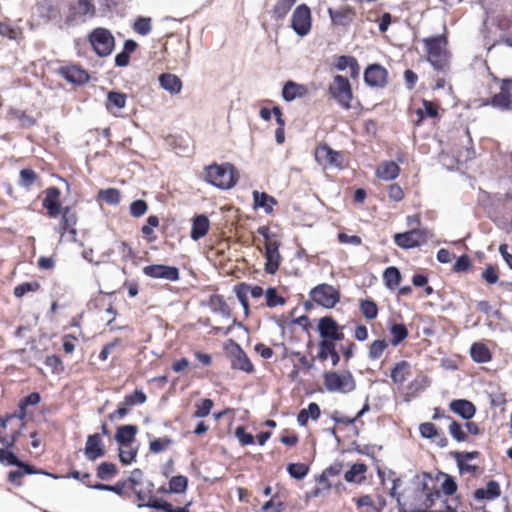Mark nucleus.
<instances>
[{"instance_id":"8fccbe9b","label":"nucleus","mask_w":512,"mask_h":512,"mask_svg":"<svg viewBox=\"0 0 512 512\" xmlns=\"http://www.w3.org/2000/svg\"><path fill=\"white\" fill-rule=\"evenodd\" d=\"M335 352L337 351L334 340H322L319 343L318 358L320 360H327L328 357H331Z\"/></svg>"},{"instance_id":"39448f33","label":"nucleus","mask_w":512,"mask_h":512,"mask_svg":"<svg viewBox=\"0 0 512 512\" xmlns=\"http://www.w3.org/2000/svg\"><path fill=\"white\" fill-rule=\"evenodd\" d=\"M324 384L330 392L349 393L356 388L354 377L350 372L325 373Z\"/></svg>"},{"instance_id":"cd10ccee","label":"nucleus","mask_w":512,"mask_h":512,"mask_svg":"<svg viewBox=\"0 0 512 512\" xmlns=\"http://www.w3.org/2000/svg\"><path fill=\"white\" fill-rule=\"evenodd\" d=\"M450 409L466 420L471 419L476 412L475 406L470 401L463 399L453 400L450 403Z\"/></svg>"},{"instance_id":"49530a36","label":"nucleus","mask_w":512,"mask_h":512,"mask_svg":"<svg viewBox=\"0 0 512 512\" xmlns=\"http://www.w3.org/2000/svg\"><path fill=\"white\" fill-rule=\"evenodd\" d=\"M137 455V449L131 445H121L119 448V459L124 465L131 464Z\"/></svg>"},{"instance_id":"c85d7f7f","label":"nucleus","mask_w":512,"mask_h":512,"mask_svg":"<svg viewBox=\"0 0 512 512\" xmlns=\"http://www.w3.org/2000/svg\"><path fill=\"white\" fill-rule=\"evenodd\" d=\"M500 495V485L494 480L489 481L485 488H479L474 493V497L477 500H494Z\"/></svg>"},{"instance_id":"7ed1b4c3","label":"nucleus","mask_w":512,"mask_h":512,"mask_svg":"<svg viewBox=\"0 0 512 512\" xmlns=\"http://www.w3.org/2000/svg\"><path fill=\"white\" fill-rule=\"evenodd\" d=\"M328 93L331 99L343 109L351 108L353 99L352 87L349 80L342 75H335L328 87Z\"/></svg>"},{"instance_id":"5fc2aeb1","label":"nucleus","mask_w":512,"mask_h":512,"mask_svg":"<svg viewBox=\"0 0 512 512\" xmlns=\"http://www.w3.org/2000/svg\"><path fill=\"white\" fill-rule=\"evenodd\" d=\"M134 31L142 36H146L151 32V18L149 17H139L136 19L133 25Z\"/></svg>"},{"instance_id":"1a4fd4ad","label":"nucleus","mask_w":512,"mask_h":512,"mask_svg":"<svg viewBox=\"0 0 512 512\" xmlns=\"http://www.w3.org/2000/svg\"><path fill=\"white\" fill-rule=\"evenodd\" d=\"M311 299L324 308H333L340 299L337 289L328 284H320L310 292Z\"/></svg>"},{"instance_id":"6e6552de","label":"nucleus","mask_w":512,"mask_h":512,"mask_svg":"<svg viewBox=\"0 0 512 512\" xmlns=\"http://www.w3.org/2000/svg\"><path fill=\"white\" fill-rule=\"evenodd\" d=\"M312 27V18L310 8L306 4H301L295 8L291 17V28L300 37L309 34Z\"/></svg>"},{"instance_id":"9b49d317","label":"nucleus","mask_w":512,"mask_h":512,"mask_svg":"<svg viewBox=\"0 0 512 512\" xmlns=\"http://www.w3.org/2000/svg\"><path fill=\"white\" fill-rule=\"evenodd\" d=\"M143 273L151 278L164 279L172 282L179 279V270L174 266L162 264L148 265L143 268Z\"/></svg>"},{"instance_id":"473e14b6","label":"nucleus","mask_w":512,"mask_h":512,"mask_svg":"<svg viewBox=\"0 0 512 512\" xmlns=\"http://www.w3.org/2000/svg\"><path fill=\"white\" fill-rule=\"evenodd\" d=\"M411 374V365L407 361L398 362L391 371V379L395 384H403Z\"/></svg>"},{"instance_id":"13d9d810","label":"nucleus","mask_w":512,"mask_h":512,"mask_svg":"<svg viewBox=\"0 0 512 512\" xmlns=\"http://www.w3.org/2000/svg\"><path fill=\"white\" fill-rule=\"evenodd\" d=\"M265 297H266V304L270 308L276 307L278 305H283L285 303L284 298L277 294L275 288L267 289L266 293H265Z\"/></svg>"},{"instance_id":"4468645a","label":"nucleus","mask_w":512,"mask_h":512,"mask_svg":"<svg viewBox=\"0 0 512 512\" xmlns=\"http://www.w3.org/2000/svg\"><path fill=\"white\" fill-rule=\"evenodd\" d=\"M95 15V7L90 0H74L70 5L71 20L85 21Z\"/></svg>"},{"instance_id":"3c124183","label":"nucleus","mask_w":512,"mask_h":512,"mask_svg":"<svg viewBox=\"0 0 512 512\" xmlns=\"http://www.w3.org/2000/svg\"><path fill=\"white\" fill-rule=\"evenodd\" d=\"M117 473V467L113 463L102 462L97 468V477L101 480H108Z\"/></svg>"},{"instance_id":"c756f323","label":"nucleus","mask_w":512,"mask_h":512,"mask_svg":"<svg viewBox=\"0 0 512 512\" xmlns=\"http://www.w3.org/2000/svg\"><path fill=\"white\" fill-rule=\"evenodd\" d=\"M210 222L207 216L201 214L194 218L191 229V238L198 241L203 238L209 230Z\"/></svg>"},{"instance_id":"6ab92c4d","label":"nucleus","mask_w":512,"mask_h":512,"mask_svg":"<svg viewBox=\"0 0 512 512\" xmlns=\"http://www.w3.org/2000/svg\"><path fill=\"white\" fill-rule=\"evenodd\" d=\"M76 223H77V214L71 208L66 207L62 212V221L59 228V233L61 237H64L66 233H69L70 240H76Z\"/></svg>"},{"instance_id":"b1692460","label":"nucleus","mask_w":512,"mask_h":512,"mask_svg":"<svg viewBox=\"0 0 512 512\" xmlns=\"http://www.w3.org/2000/svg\"><path fill=\"white\" fill-rule=\"evenodd\" d=\"M334 67L338 71H345L349 69L351 78H357L360 74V66L357 60L348 55H342L335 58Z\"/></svg>"},{"instance_id":"bb28decb","label":"nucleus","mask_w":512,"mask_h":512,"mask_svg":"<svg viewBox=\"0 0 512 512\" xmlns=\"http://www.w3.org/2000/svg\"><path fill=\"white\" fill-rule=\"evenodd\" d=\"M399 166L394 161H383L376 169V176L384 181H391L398 177Z\"/></svg>"},{"instance_id":"09e8293b","label":"nucleus","mask_w":512,"mask_h":512,"mask_svg":"<svg viewBox=\"0 0 512 512\" xmlns=\"http://www.w3.org/2000/svg\"><path fill=\"white\" fill-rule=\"evenodd\" d=\"M287 471L292 478L303 479L309 472V467L304 463H291L287 466Z\"/></svg>"},{"instance_id":"c9c22d12","label":"nucleus","mask_w":512,"mask_h":512,"mask_svg":"<svg viewBox=\"0 0 512 512\" xmlns=\"http://www.w3.org/2000/svg\"><path fill=\"white\" fill-rule=\"evenodd\" d=\"M470 354L472 359L478 363H486L491 359V353L489 349L482 343H474L471 346Z\"/></svg>"},{"instance_id":"72a5a7b5","label":"nucleus","mask_w":512,"mask_h":512,"mask_svg":"<svg viewBox=\"0 0 512 512\" xmlns=\"http://www.w3.org/2000/svg\"><path fill=\"white\" fill-rule=\"evenodd\" d=\"M254 206L256 208H262L267 214L273 211V207L276 204V200L264 192H253Z\"/></svg>"},{"instance_id":"69168bd1","label":"nucleus","mask_w":512,"mask_h":512,"mask_svg":"<svg viewBox=\"0 0 512 512\" xmlns=\"http://www.w3.org/2000/svg\"><path fill=\"white\" fill-rule=\"evenodd\" d=\"M159 225V218L155 215H150L147 220L146 224L141 228V232L143 235L147 237H151L154 235L153 229L156 228Z\"/></svg>"},{"instance_id":"2f4dec72","label":"nucleus","mask_w":512,"mask_h":512,"mask_svg":"<svg viewBox=\"0 0 512 512\" xmlns=\"http://www.w3.org/2000/svg\"><path fill=\"white\" fill-rule=\"evenodd\" d=\"M0 463L24 468L27 473H38V471H36L32 466L19 461L15 454L9 450L0 449Z\"/></svg>"},{"instance_id":"ddd939ff","label":"nucleus","mask_w":512,"mask_h":512,"mask_svg":"<svg viewBox=\"0 0 512 512\" xmlns=\"http://www.w3.org/2000/svg\"><path fill=\"white\" fill-rule=\"evenodd\" d=\"M318 330L323 340L340 341L344 338L341 327L331 317H323L319 320Z\"/></svg>"},{"instance_id":"20e7f679","label":"nucleus","mask_w":512,"mask_h":512,"mask_svg":"<svg viewBox=\"0 0 512 512\" xmlns=\"http://www.w3.org/2000/svg\"><path fill=\"white\" fill-rule=\"evenodd\" d=\"M89 42L95 53L100 57L110 55L115 46V39L112 33L106 28H95L89 34Z\"/></svg>"},{"instance_id":"a211bd4d","label":"nucleus","mask_w":512,"mask_h":512,"mask_svg":"<svg viewBox=\"0 0 512 512\" xmlns=\"http://www.w3.org/2000/svg\"><path fill=\"white\" fill-rule=\"evenodd\" d=\"M328 14L333 25L349 26L355 17V9L351 6H342L338 9H328Z\"/></svg>"},{"instance_id":"aec40b11","label":"nucleus","mask_w":512,"mask_h":512,"mask_svg":"<svg viewBox=\"0 0 512 512\" xmlns=\"http://www.w3.org/2000/svg\"><path fill=\"white\" fill-rule=\"evenodd\" d=\"M85 456L88 460L94 461L105 454L102 438L99 434L89 435L86 441Z\"/></svg>"},{"instance_id":"2eb2a0df","label":"nucleus","mask_w":512,"mask_h":512,"mask_svg":"<svg viewBox=\"0 0 512 512\" xmlns=\"http://www.w3.org/2000/svg\"><path fill=\"white\" fill-rule=\"evenodd\" d=\"M280 242H269L265 246V271L268 274H275L281 263V255L279 252Z\"/></svg>"},{"instance_id":"f704fd0d","label":"nucleus","mask_w":512,"mask_h":512,"mask_svg":"<svg viewBox=\"0 0 512 512\" xmlns=\"http://www.w3.org/2000/svg\"><path fill=\"white\" fill-rule=\"evenodd\" d=\"M320 414L321 411L319 405L317 403H310L308 408L302 409L299 412L297 422L299 425L305 426L309 418L317 420L320 417Z\"/></svg>"},{"instance_id":"f03ea898","label":"nucleus","mask_w":512,"mask_h":512,"mask_svg":"<svg viewBox=\"0 0 512 512\" xmlns=\"http://www.w3.org/2000/svg\"><path fill=\"white\" fill-rule=\"evenodd\" d=\"M427 59L437 69H443L448 62L447 40L444 36H433L423 39Z\"/></svg>"},{"instance_id":"393cba45","label":"nucleus","mask_w":512,"mask_h":512,"mask_svg":"<svg viewBox=\"0 0 512 512\" xmlns=\"http://www.w3.org/2000/svg\"><path fill=\"white\" fill-rule=\"evenodd\" d=\"M162 89L171 95H177L182 90V81L178 76L172 73H163L158 78Z\"/></svg>"},{"instance_id":"7c9ffc66","label":"nucleus","mask_w":512,"mask_h":512,"mask_svg":"<svg viewBox=\"0 0 512 512\" xmlns=\"http://www.w3.org/2000/svg\"><path fill=\"white\" fill-rule=\"evenodd\" d=\"M137 434V427L134 425H124L117 429L115 434L116 442L121 445H131Z\"/></svg>"},{"instance_id":"79ce46f5","label":"nucleus","mask_w":512,"mask_h":512,"mask_svg":"<svg viewBox=\"0 0 512 512\" xmlns=\"http://www.w3.org/2000/svg\"><path fill=\"white\" fill-rule=\"evenodd\" d=\"M188 478L183 475L174 476L169 481V493L182 494L187 490Z\"/></svg>"},{"instance_id":"ea45409f","label":"nucleus","mask_w":512,"mask_h":512,"mask_svg":"<svg viewBox=\"0 0 512 512\" xmlns=\"http://www.w3.org/2000/svg\"><path fill=\"white\" fill-rule=\"evenodd\" d=\"M98 198L109 205H117L120 202L121 194L118 189L107 188L98 192Z\"/></svg>"},{"instance_id":"4be33fe9","label":"nucleus","mask_w":512,"mask_h":512,"mask_svg":"<svg viewBox=\"0 0 512 512\" xmlns=\"http://www.w3.org/2000/svg\"><path fill=\"white\" fill-rule=\"evenodd\" d=\"M45 198L43 199V207L47 209L48 215L52 218L57 217L60 212V203L58 198L60 196V191L56 187H50L46 190Z\"/></svg>"},{"instance_id":"338daca9","label":"nucleus","mask_w":512,"mask_h":512,"mask_svg":"<svg viewBox=\"0 0 512 512\" xmlns=\"http://www.w3.org/2000/svg\"><path fill=\"white\" fill-rule=\"evenodd\" d=\"M450 435L458 442L466 440V434L463 431L461 425L455 421H451L449 424Z\"/></svg>"},{"instance_id":"423d86ee","label":"nucleus","mask_w":512,"mask_h":512,"mask_svg":"<svg viewBox=\"0 0 512 512\" xmlns=\"http://www.w3.org/2000/svg\"><path fill=\"white\" fill-rule=\"evenodd\" d=\"M426 484H423V490L416 491L415 500L411 502H404L401 504L402 512H428L433 506L436 499L440 497L439 491L425 492Z\"/></svg>"},{"instance_id":"864d4df0","label":"nucleus","mask_w":512,"mask_h":512,"mask_svg":"<svg viewBox=\"0 0 512 512\" xmlns=\"http://www.w3.org/2000/svg\"><path fill=\"white\" fill-rule=\"evenodd\" d=\"M0 35L7 37L10 40H17L21 38L22 31L19 27L11 26L5 22H0Z\"/></svg>"},{"instance_id":"412c9836","label":"nucleus","mask_w":512,"mask_h":512,"mask_svg":"<svg viewBox=\"0 0 512 512\" xmlns=\"http://www.w3.org/2000/svg\"><path fill=\"white\" fill-rule=\"evenodd\" d=\"M308 94L309 89L306 85L294 81H287L282 89V97L287 102H291L297 98H304Z\"/></svg>"},{"instance_id":"603ef678","label":"nucleus","mask_w":512,"mask_h":512,"mask_svg":"<svg viewBox=\"0 0 512 512\" xmlns=\"http://www.w3.org/2000/svg\"><path fill=\"white\" fill-rule=\"evenodd\" d=\"M147 400L145 393L142 390H135L133 393L125 395L123 404L125 406H135L144 404Z\"/></svg>"},{"instance_id":"c03bdc74","label":"nucleus","mask_w":512,"mask_h":512,"mask_svg":"<svg viewBox=\"0 0 512 512\" xmlns=\"http://www.w3.org/2000/svg\"><path fill=\"white\" fill-rule=\"evenodd\" d=\"M388 347L387 341L383 339H377L373 341L369 346L368 357L370 360H378L385 349Z\"/></svg>"},{"instance_id":"bf43d9fd","label":"nucleus","mask_w":512,"mask_h":512,"mask_svg":"<svg viewBox=\"0 0 512 512\" xmlns=\"http://www.w3.org/2000/svg\"><path fill=\"white\" fill-rule=\"evenodd\" d=\"M129 210L133 217L139 218L147 212L148 205L144 200H135L130 204Z\"/></svg>"},{"instance_id":"e433bc0d","label":"nucleus","mask_w":512,"mask_h":512,"mask_svg":"<svg viewBox=\"0 0 512 512\" xmlns=\"http://www.w3.org/2000/svg\"><path fill=\"white\" fill-rule=\"evenodd\" d=\"M40 395L36 392H33L31 394H29L28 396H26L25 398H23L20 403H19V414H16L17 417L15 420H18L20 421V426L22 427L24 424L22 422V420L25 418L26 416V407L29 406V405H36L40 402Z\"/></svg>"},{"instance_id":"e2e57ef3","label":"nucleus","mask_w":512,"mask_h":512,"mask_svg":"<svg viewBox=\"0 0 512 512\" xmlns=\"http://www.w3.org/2000/svg\"><path fill=\"white\" fill-rule=\"evenodd\" d=\"M420 434L423 438L434 439L438 436V430L433 423L425 422L419 426Z\"/></svg>"},{"instance_id":"f257e3e1","label":"nucleus","mask_w":512,"mask_h":512,"mask_svg":"<svg viewBox=\"0 0 512 512\" xmlns=\"http://www.w3.org/2000/svg\"><path fill=\"white\" fill-rule=\"evenodd\" d=\"M204 179L220 189H230L238 181V173L230 163L212 164L204 169Z\"/></svg>"},{"instance_id":"0e129e2a","label":"nucleus","mask_w":512,"mask_h":512,"mask_svg":"<svg viewBox=\"0 0 512 512\" xmlns=\"http://www.w3.org/2000/svg\"><path fill=\"white\" fill-rule=\"evenodd\" d=\"M249 286L242 284L236 288V296L240 301L245 314H248L249 304H248V294Z\"/></svg>"},{"instance_id":"58836bf2","label":"nucleus","mask_w":512,"mask_h":512,"mask_svg":"<svg viewBox=\"0 0 512 512\" xmlns=\"http://www.w3.org/2000/svg\"><path fill=\"white\" fill-rule=\"evenodd\" d=\"M295 3L296 0H278L272 11L273 17L276 20L283 19Z\"/></svg>"},{"instance_id":"680f3d73","label":"nucleus","mask_w":512,"mask_h":512,"mask_svg":"<svg viewBox=\"0 0 512 512\" xmlns=\"http://www.w3.org/2000/svg\"><path fill=\"white\" fill-rule=\"evenodd\" d=\"M38 288L39 284L37 282H25L14 288V295L20 298L30 291L38 290Z\"/></svg>"},{"instance_id":"37998d69","label":"nucleus","mask_w":512,"mask_h":512,"mask_svg":"<svg viewBox=\"0 0 512 512\" xmlns=\"http://www.w3.org/2000/svg\"><path fill=\"white\" fill-rule=\"evenodd\" d=\"M390 334L392 336L391 344L398 346L408 336V331L403 324H393L390 327Z\"/></svg>"},{"instance_id":"774afa93","label":"nucleus","mask_w":512,"mask_h":512,"mask_svg":"<svg viewBox=\"0 0 512 512\" xmlns=\"http://www.w3.org/2000/svg\"><path fill=\"white\" fill-rule=\"evenodd\" d=\"M235 435L242 445H251L254 442V437L250 433H246L242 426L236 428Z\"/></svg>"},{"instance_id":"052dcab7","label":"nucleus","mask_w":512,"mask_h":512,"mask_svg":"<svg viewBox=\"0 0 512 512\" xmlns=\"http://www.w3.org/2000/svg\"><path fill=\"white\" fill-rule=\"evenodd\" d=\"M37 179L36 173L32 169H22L20 171L19 183L23 187H30Z\"/></svg>"},{"instance_id":"4c0bfd02","label":"nucleus","mask_w":512,"mask_h":512,"mask_svg":"<svg viewBox=\"0 0 512 512\" xmlns=\"http://www.w3.org/2000/svg\"><path fill=\"white\" fill-rule=\"evenodd\" d=\"M383 280L387 288L393 290L400 284L401 273L396 267H388L383 273Z\"/></svg>"},{"instance_id":"0eeeda50","label":"nucleus","mask_w":512,"mask_h":512,"mask_svg":"<svg viewBox=\"0 0 512 512\" xmlns=\"http://www.w3.org/2000/svg\"><path fill=\"white\" fill-rule=\"evenodd\" d=\"M431 237L429 230L413 228L407 232L395 234L394 241L403 249H411L426 243Z\"/></svg>"},{"instance_id":"de8ad7c7","label":"nucleus","mask_w":512,"mask_h":512,"mask_svg":"<svg viewBox=\"0 0 512 512\" xmlns=\"http://www.w3.org/2000/svg\"><path fill=\"white\" fill-rule=\"evenodd\" d=\"M360 310L363 316L368 320H373L378 315L377 305L372 300H362L360 302Z\"/></svg>"},{"instance_id":"4d7b16f0","label":"nucleus","mask_w":512,"mask_h":512,"mask_svg":"<svg viewBox=\"0 0 512 512\" xmlns=\"http://www.w3.org/2000/svg\"><path fill=\"white\" fill-rule=\"evenodd\" d=\"M213 401L211 399H203L200 403L196 404V411L194 416L197 418H204L208 416L213 408Z\"/></svg>"},{"instance_id":"a878e982","label":"nucleus","mask_w":512,"mask_h":512,"mask_svg":"<svg viewBox=\"0 0 512 512\" xmlns=\"http://www.w3.org/2000/svg\"><path fill=\"white\" fill-rule=\"evenodd\" d=\"M61 73L63 77L74 84H84L88 82V73L78 66H67L62 68Z\"/></svg>"},{"instance_id":"dca6fc26","label":"nucleus","mask_w":512,"mask_h":512,"mask_svg":"<svg viewBox=\"0 0 512 512\" xmlns=\"http://www.w3.org/2000/svg\"><path fill=\"white\" fill-rule=\"evenodd\" d=\"M364 80L371 87H382L387 82V70L379 64H372L365 70Z\"/></svg>"},{"instance_id":"5701e85b","label":"nucleus","mask_w":512,"mask_h":512,"mask_svg":"<svg viewBox=\"0 0 512 512\" xmlns=\"http://www.w3.org/2000/svg\"><path fill=\"white\" fill-rule=\"evenodd\" d=\"M127 96L124 93L110 91L107 94L106 109L116 117H120V110L126 106Z\"/></svg>"},{"instance_id":"f3484780","label":"nucleus","mask_w":512,"mask_h":512,"mask_svg":"<svg viewBox=\"0 0 512 512\" xmlns=\"http://www.w3.org/2000/svg\"><path fill=\"white\" fill-rule=\"evenodd\" d=\"M230 358L231 367L233 369L241 370L246 373H252L254 371V366L252 362L238 344H235L233 349L231 350Z\"/></svg>"},{"instance_id":"a19ab883","label":"nucleus","mask_w":512,"mask_h":512,"mask_svg":"<svg viewBox=\"0 0 512 512\" xmlns=\"http://www.w3.org/2000/svg\"><path fill=\"white\" fill-rule=\"evenodd\" d=\"M367 467L362 463H356L345 473L344 479L347 482H360Z\"/></svg>"},{"instance_id":"9d476101","label":"nucleus","mask_w":512,"mask_h":512,"mask_svg":"<svg viewBox=\"0 0 512 512\" xmlns=\"http://www.w3.org/2000/svg\"><path fill=\"white\" fill-rule=\"evenodd\" d=\"M316 161L324 167H343V156L326 144L319 145L315 150Z\"/></svg>"},{"instance_id":"a18cd8bd","label":"nucleus","mask_w":512,"mask_h":512,"mask_svg":"<svg viewBox=\"0 0 512 512\" xmlns=\"http://www.w3.org/2000/svg\"><path fill=\"white\" fill-rule=\"evenodd\" d=\"M416 114L419 117L416 124L419 125L424 117L433 118L437 115V109L435 105L430 101H423V107L416 110Z\"/></svg>"},{"instance_id":"f8f14e48","label":"nucleus","mask_w":512,"mask_h":512,"mask_svg":"<svg viewBox=\"0 0 512 512\" xmlns=\"http://www.w3.org/2000/svg\"><path fill=\"white\" fill-rule=\"evenodd\" d=\"M490 104L500 110H509L512 104V79H503L499 93L495 94Z\"/></svg>"},{"instance_id":"6e6d98bb","label":"nucleus","mask_w":512,"mask_h":512,"mask_svg":"<svg viewBox=\"0 0 512 512\" xmlns=\"http://www.w3.org/2000/svg\"><path fill=\"white\" fill-rule=\"evenodd\" d=\"M173 444V440L169 437H161L152 440L149 444V449L153 453H160L165 451Z\"/></svg>"}]
</instances>
